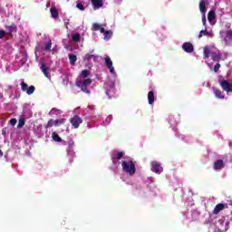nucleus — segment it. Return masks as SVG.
Segmentation results:
<instances>
[{
	"mask_svg": "<svg viewBox=\"0 0 232 232\" xmlns=\"http://www.w3.org/2000/svg\"><path fill=\"white\" fill-rule=\"evenodd\" d=\"M121 168L127 175H130V177H133L137 171V168L135 167V163L133 160H122L121 161Z\"/></svg>",
	"mask_w": 232,
	"mask_h": 232,
	"instance_id": "nucleus-1",
	"label": "nucleus"
},
{
	"mask_svg": "<svg viewBox=\"0 0 232 232\" xmlns=\"http://www.w3.org/2000/svg\"><path fill=\"white\" fill-rule=\"evenodd\" d=\"M209 55L212 58V61H222V53L220 52H213L209 47H204L203 57L204 59H209Z\"/></svg>",
	"mask_w": 232,
	"mask_h": 232,
	"instance_id": "nucleus-2",
	"label": "nucleus"
},
{
	"mask_svg": "<svg viewBox=\"0 0 232 232\" xmlns=\"http://www.w3.org/2000/svg\"><path fill=\"white\" fill-rule=\"evenodd\" d=\"M66 122V119L63 118L60 120H49L47 124L45 125V129L48 130V128H53V126H61Z\"/></svg>",
	"mask_w": 232,
	"mask_h": 232,
	"instance_id": "nucleus-3",
	"label": "nucleus"
},
{
	"mask_svg": "<svg viewBox=\"0 0 232 232\" xmlns=\"http://www.w3.org/2000/svg\"><path fill=\"white\" fill-rule=\"evenodd\" d=\"M218 84L221 86L222 90L224 92H227V93L232 92V83L229 82L227 80H218Z\"/></svg>",
	"mask_w": 232,
	"mask_h": 232,
	"instance_id": "nucleus-4",
	"label": "nucleus"
},
{
	"mask_svg": "<svg viewBox=\"0 0 232 232\" xmlns=\"http://www.w3.org/2000/svg\"><path fill=\"white\" fill-rule=\"evenodd\" d=\"M69 122H71L72 126L77 130L82 124V118L79 115H74L72 118L69 120Z\"/></svg>",
	"mask_w": 232,
	"mask_h": 232,
	"instance_id": "nucleus-5",
	"label": "nucleus"
},
{
	"mask_svg": "<svg viewBox=\"0 0 232 232\" xmlns=\"http://www.w3.org/2000/svg\"><path fill=\"white\" fill-rule=\"evenodd\" d=\"M150 166H151V169H150L151 171H153L154 173H157V175H160V173L164 171V169H162V166H160V164L158 161H151Z\"/></svg>",
	"mask_w": 232,
	"mask_h": 232,
	"instance_id": "nucleus-6",
	"label": "nucleus"
},
{
	"mask_svg": "<svg viewBox=\"0 0 232 232\" xmlns=\"http://www.w3.org/2000/svg\"><path fill=\"white\" fill-rule=\"evenodd\" d=\"M105 66L108 68L110 73H115V68H113V62L109 56L104 58Z\"/></svg>",
	"mask_w": 232,
	"mask_h": 232,
	"instance_id": "nucleus-7",
	"label": "nucleus"
},
{
	"mask_svg": "<svg viewBox=\"0 0 232 232\" xmlns=\"http://www.w3.org/2000/svg\"><path fill=\"white\" fill-rule=\"evenodd\" d=\"M182 50H184V52H186L187 53H193V50H194L193 44L189 42H185L182 44Z\"/></svg>",
	"mask_w": 232,
	"mask_h": 232,
	"instance_id": "nucleus-8",
	"label": "nucleus"
},
{
	"mask_svg": "<svg viewBox=\"0 0 232 232\" xmlns=\"http://www.w3.org/2000/svg\"><path fill=\"white\" fill-rule=\"evenodd\" d=\"M226 208H227V204L219 203L216 205L212 213L213 215H218V213H220V211H223Z\"/></svg>",
	"mask_w": 232,
	"mask_h": 232,
	"instance_id": "nucleus-9",
	"label": "nucleus"
},
{
	"mask_svg": "<svg viewBox=\"0 0 232 232\" xmlns=\"http://www.w3.org/2000/svg\"><path fill=\"white\" fill-rule=\"evenodd\" d=\"M111 159L112 160H121L124 157V152L123 151H113L111 153Z\"/></svg>",
	"mask_w": 232,
	"mask_h": 232,
	"instance_id": "nucleus-10",
	"label": "nucleus"
},
{
	"mask_svg": "<svg viewBox=\"0 0 232 232\" xmlns=\"http://www.w3.org/2000/svg\"><path fill=\"white\" fill-rule=\"evenodd\" d=\"M93 10H99V8H102V0H91Z\"/></svg>",
	"mask_w": 232,
	"mask_h": 232,
	"instance_id": "nucleus-11",
	"label": "nucleus"
},
{
	"mask_svg": "<svg viewBox=\"0 0 232 232\" xmlns=\"http://www.w3.org/2000/svg\"><path fill=\"white\" fill-rule=\"evenodd\" d=\"M212 90H213V93H214L215 97H217V99H221V100L225 99L224 94H222V91H220L219 89H218L216 87H213Z\"/></svg>",
	"mask_w": 232,
	"mask_h": 232,
	"instance_id": "nucleus-12",
	"label": "nucleus"
},
{
	"mask_svg": "<svg viewBox=\"0 0 232 232\" xmlns=\"http://www.w3.org/2000/svg\"><path fill=\"white\" fill-rule=\"evenodd\" d=\"M214 169L215 170H218V169H222L224 168V160H218L214 162Z\"/></svg>",
	"mask_w": 232,
	"mask_h": 232,
	"instance_id": "nucleus-13",
	"label": "nucleus"
},
{
	"mask_svg": "<svg viewBox=\"0 0 232 232\" xmlns=\"http://www.w3.org/2000/svg\"><path fill=\"white\" fill-rule=\"evenodd\" d=\"M92 59H93V61H97V59H99V56H97L95 54H91V53H86L83 56V61L90 62V61H92Z\"/></svg>",
	"mask_w": 232,
	"mask_h": 232,
	"instance_id": "nucleus-14",
	"label": "nucleus"
},
{
	"mask_svg": "<svg viewBox=\"0 0 232 232\" xmlns=\"http://www.w3.org/2000/svg\"><path fill=\"white\" fill-rule=\"evenodd\" d=\"M206 35H208V37H214L215 34H213V33L208 32V30H201L198 37V39H201V37H204Z\"/></svg>",
	"mask_w": 232,
	"mask_h": 232,
	"instance_id": "nucleus-15",
	"label": "nucleus"
},
{
	"mask_svg": "<svg viewBox=\"0 0 232 232\" xmlns=\"http://www.w3.org/2000/svg\"><path fill=\"white\" fill-rule=\"evenodd\" d=\"M148 101H149V104H153V102H155V92L153 91L149 92Z\"/></svg>",
	"mask_w": 232,
	"mask_h": 232,
	"instance_id": "nucleus-16",
	"label": "nucleus"
},
{
	"mask_svg": "<svg viewBox=\"0 0 232 232\" xmlns=\"http://www.w3.org/2000/svg\"><path fill=\"white\" fill-rule=\"evenodd\" d=\"M69 63L72 66H75V63H77V55L69 54Z\"/></svg>",
	"mask_w": 232,
	"mask_h": 232,
	"instance_id": "nucleus-17",
	"label": "nucleus"
},
{
	"mask_svg": "<svg viewBox=\"0 0 232 232\" xmlns=\"http://www.w3.org/2000/svg\"><path fill=\"white\" fill-rule=\"evenodd\" d=\"M206 0H201L199 2V11L201 12V14H206Z\"/></svg>",
	"mask_w": 232,
	"mask_h": 232,
	"instance_id": "nucleus-18",
	"label": "nucleus"
},
{
	"mask_svg": "<svg viewBox=\"0 0 232 232\" xmlns=\"http://www.w3.org/2000/svg\"><path fill=\"white\" fill-rule=\"evenodd\" d=\"M77 86L78 88H81L83 93H88L90 95V91L88 90V87L86 85H83L82 83H80V82H78Z\"/></svg>",
	"mask_w": 232,
	"mask_h": 232,
	"instance_id": "nucleus-19",
	"label": "nucleus"
},
{
	"mask_svg": "<svg viewBox=\"0 0 232 232\" xmlns=\"http://www.w3.org/2000/svg\"><path fill=\"white\" fill-rule=\"evenodd\" d=\"M50 13L52 17H53V19H57V17H59V12L57 11L56 7H52L50 9Z\"/></svg>",
	"mask_w": 232,
	"mask_h": 232,
	"instance_id": "nucleus-20",
	"label": "nucleus"
},
{
	"mask_svg": "<svg viewBox=\"0 0 232 232\" xmlns=\"http://www.w3.org/2000/svg\"><path fill=\"white\" fill-rule=\"evenodd\" d=\"M215 17H217V14H215V11L210 10L208 14V19L210 23L213 22V19H215Z\"/></svg>",
	"mask_w": 232,
	"mask_h": 232,
	"instance_id": "nucleus-21",
	"label": "nucleus"
},
{
	"mask_svg": "<svg viewBox=\"0 0 232 232\" xmlns=\"http://www.w3.org/2000/svg\"><path fill=\"white\" fill-rule=\"evenodd\" d=\"M52 137L55 142H63V139H61V136H59V134H57V132H53Z\"/></svg>",
	"mask_w": 232,
	"mask_h": 232,
	"instance_id": "nucleus-22",
	"label": "nucleus"
},
{
	"mask_svg": "<svg viewBox=\"0 0 232 232\" xmlns=\"http://www.w3.org/2000/svg\"><path fill=\"white\" fill-rule=\"evenodd\" d=\"M41 70H42L44 75L48 78V77H49V74H48V67H46V64H45V63H42V65H41Z\"/></svg>",
	"mask_w": 232,
	"mask_h": 232,
	"instance_id": "nucleus-23",
	"label": "nucleus"
},
{
	"mask_svg": "<svg viewBox=\"0 0 232 232\" xmlns=\"http://www.w3.org/2000/svg\"><path fill=\"white\" fill-rule=\"evenodd\" d=\"M104 40L105 41H110L111 39V36L113 35V33L111 31H106L104 34Z\"/></svg>",
	"mask_w": 232,
	"mask_h": 232,
	"instance_id": "nucleus-24",
	"label": "nucleus"
},
{
	"mask_svg": "<svg viewBox=\"0 0 232 232\" xmlns=\"http://www.w3.org/2000/svg\"><path fill=\"white\" fill-rule=\"evenodd\" d=\"M226 37H225V43H227L228 41H232V30L226 31Z\"/></svg>",
	"mask_w": 232,
	"mask_h": 232,
	"instance_id": "nucleus-25",
	"label": "nucleus"
},
{
	"mask_svg": "<svg viewBox=\"0 0 232 232\" xmlns=\"http://www.w3.org/2000/svg\"><path fill=\"white\" fill-rule=\"evenodd\" d=\"M72 40L74 43H80L81 42V34H72Z\"/></svg>",
	"mask_w": 232,
	"mask_h": 232,
	"instance_id": "nucleus-26",
	"label": "nucleus"
},
{
	"mask_svg": "<svg viewBox=\"0 0 232 232\" xmlns=\"http://www.w3.org/2000/svg\"><path fill=\"white\" fill-rule=\"evenodd\" d=\"M35 92V86L31 85L27 88L26 93L27 95H32Z\"/></svg>",
	"mask_w": 232,
	"mask_h": 232,
	"instance_id": "nucleus-27",
	"label": "nucleus"
},
{
	"mask_svg": "<svg viewBox=\"0 0 232 232\" xmlns=\"http://www.w3.org/2000/svg\"><path fill=\"white\" fill-rule=\"evenodd\" d=\"M81 84H83V86H90V84H92V79L88 78V79H85L84 81L82 82H79Z\"/></svg>",
	"mask_w": 232,
	"mask_h": 232,
	"instance_id": "nucleus-28",
	"label": "nucleus"
},
{
	"mask_svg": "<svg viewBox=\"0 0 232 232\" xmlns=\"http://www.w3.org/2000/svg\"><path fill=\"white\" fill-rule=\"evenodd\" d=\"M8 35H12V33L14 32V30H15L17 27L15 26V24H11L8 27Z\"/></svg>",
	"mask_w": 232,
	"mask_h": 232,
	"instance_id": "nucleus-29",
	"label": "nucleus"
},
{
	"mask_svg": "<svg viewBox=\"0 0 232 232\" xmlns=\"http://www.w3.org/2000/svg\"><path fill=\"white\" fill-rule=\"evenodd\" d=\"M20 86H21L22 92H27L28 91V84L26 82H22L20 83Z\"/></svg>",
	"mask_w": 232,
	"mask_h": 232,
	"instance_id": "nucleus-30",
	"label": "nucleus"
},
{
	"mask_svg": "<svg viewBox=\"0 0 232 232\" xmlns=\"http://www.w3.org/2000/svg\"><path fill=\"white\" fill-rule=\"evenodd\" d=\"M90 75V71L88 70H82L81 72V77H83V79H86Z\"/></svg>",
	"mask_w": 232,
	"mask_h": 232,
	"instance_id": "nucleus-31",
	"label": "nucleus"
},
{
	"mask_svg": "<svg viewBox=\"0 0 232 232\" xmlns=\"http://www.w3.org/2000/svg\"><path fill=\"white\" fill-rule=\"evenodd\" d=\"M76 8H78V10H81L82 12H84V10H86V8L84 7V5H82V3L78 2L76 5Z\"/></svg>",
	"mask_w": 232,
	"mask_h": 232,
	"instance_id": "nucleus-32",
	"label": "nucleus"
},
{
	"mask_svg": "<svg viewBox=\"0 0 232 232\" xmlns=\"http://www.w3.org/2000/svg\"><path fill=\"white\" fill-rule=\"evenodd\" d=\"M100 29H101V24H92V30L94 32H99Z\"/></svg>",
	"mask_w": 232,
	"mask_h": 232,
	"instance_id": "nucleus-33",
	"label": "nucleus"
},
{
	"mask_svg": "<svg viewBox=\"0 0 232 232\" xmlns=\"http://www.w3.org/2000/svg\"><path fill=\"white\" fill-rule=\"evenodd\" d=\"M45 50H46V52H50V50H52V41H49V42L45 44Z\"/></svg>",
	"mask_w": 232,
	"mask_h": 232,
	"instance_id": "nucleus-34",
	"label": "nucleus"
},
{
	"mask_svg": "<svg viewBox=\"0 0 232 232\" xmlns=\"http://www.w3.org/2000/svg\"><path fill=\"white\" fill-rule=\"evenodd\" d=\"M24 126V119L21 118L18 121L17 128H23Z\"/></svg>",
	"mask_w": 232,
	"mask_h": 232,
	"instance_id": "nucleus-35",
	"label": "nucleus"
},
{
	"mask_svg": "<svg viewBox=\"0 0 232 232\" xmlns=\"http://www.w3.org/2000/svg\"><path fill=\"white\" fill-rule=\"evenodd\" d=\"M220 70V63H216L214 66V72L217 73Z\"/></svg>",
	"mask_w": 232,
	"mask_h": 232,
	"instance_id": "nucleus-36",
	"label": "nucleus"
},
{
	"mask_svg": "<svg viewBox=\"0 0 232 232\" xmlns=\"http://www.w3.org/2000/svg\"><path fill=\"white\" fill-rule=\"evenodd\" d=\"M9 124H11V126H15V124H17V120L16 119H11L9 121Z\"/></svg>",
	"mask_w": 232,
	"mask_h": 232,
	"instance_id": "nucleus-37",
	"label": "nucleus"
},
{
	"mask_svg": "<svg viewBox=\"0 0 232 232\" xmlns=\"http://www.w3.org/2000/svg\"><path fill=\"white\" fill-rule=\"evenodd\" d=\"M5 35H6V32H5L4 30H0V39H3Z\"/></svg>",
	"mask_w": 232,
	"mask_h": 232,
	"instance_id": "nucleus-38",
	"label": "nucleus"
},
{
	"mask_svg": "<svg viewBox=\"0 0 232 232\" xmlns=\"http://www.w3.org/2000/svg\"><path fill=\"white\" fill-rule=\"evenodd\" d=\"M100 32L101 34H104L106 32V30L104 29V27H100Z\"/></svg>",
	"mask_w": 232,
	"mask_h": 232,
	"instance_id": "nucleus-39",
	"label": "nucleus"
},
{
	"mask_svg": "<svg viewBox=\"0 0 232 232\" xmlns=\"http://www.w3.org/2000/svg\"><path fill=\"white\" fill-rule=\"evenodd\" d=\"M202 23H203V25L206 26V16L202 17Z\"/></svg>",
	"mask_w": 232,
	"mask_h": 232,
	"instance_id": "nucleus-40",
	"label": "nucleus"
},
{
	"mask_svg": "<svg viewBox=\"0 0 232 232\" xmlns=\"http://www.w3.org/2000/svg\"><path fill=\"white\" fill-rule=\"evenodd\" d=\"M69 148H73V141L69 142Z\"/></svg>",
	"mask_w": 232,
	"mask_h": 232,
	"instance_id": "nucleus-41",
	"label": "nucleus"
},
{
	"mask_svg": "<svg viewBox=\"0 0 232 232\" xmlns=\"http://www.w3.org/2000/svg\"><path fill=\"white\" fill-rule=\"evenodd\" d=\"M0 157H3V150H0Z\"/></svg>",
	"mask_w": 232,
	"mask_h": 232,
	"instance_id": "nucleus-42",
	"label": "nucleus"
},
{
	"mask_svg": "<svg viewBox=\"0 0 232 232\" xmlns=\"http://www.w3.org/2000/svg\"><path fill=\"white\" fill-rule=\"evenodd\" d=\"M106 93H107V95H110V92H107Z\"/></svg>",
	"mask_w": 232,
	"mask_h": 232,
	"instance_id": "nucleus-43",
	"label": "nucleus"
}]
</instances>
